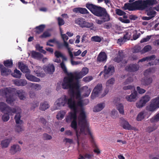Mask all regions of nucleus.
I'll list each match as a JSON object with an SVG mask.
<instances>
[{"instance_id":"obj_63","label":"nucleus","mask_w":159,"mask_h":159,"mask_svg":"<svg viewBox=\"0 0 159 159\" xmlns=\"http://www.w3.org/2000/svg\"><path fill=\"white\" fill-rule=\"evenodd\" d=\"M156 12L153 10H150L147 12V15L148 16H155Z\"/></svg>"},{"instance_id":"obj_54","label":"nucleus","mask_w":159,"mask_h":159,"mask_svg":"<svg viewBox=\"0 0 159 159\" xmlns=\"http://www.w3.org/2000/svg\"><path fill=\"white\" fill-rule=\"evenodd\" d=\"M133 81V78L131 77H129L123 83L124 85H127L129 84Z\"/></svg>"},{"instance_id":"obj_45","label":"nucleus","mask_w":159,"mask_h":159,"mask_svg":"<svg viewBox=\"0 0 159 159\" xmlns=\"http://www.w3.org/2000/svg\"><path fill=\"white\" fill-rule=\"evenodd\" d=\"M150 99V97L149 96L147 95H145L144 96L142 97L141 99L143 101L145 104H146L148 102Z\"/></svg>"},{"instance_id":"obj_44","label":"nucleus","mask_w":159,"mask_h":159,"mask_svg":"<svg viewBox=\"0 0 159 159\" xmlns=\"http://www.w3.org/2000/svg\"><path fill=\"white\" fill-rule=\"evenodd\" d=\"M51 34L48 31H44L43 34L39 36V38L41 39L46 38L51 36Z\"/></svg>"},{"instance_id":"obj_24","label":"nucleus","mask_w":159,"mask_h":159,"mask_svg":"<svg viewBox=\"0 0 159 159\" xmlns=\"http://www.w3.org/2000/svg\"><path fill=\"white\" fill-rule=\"evenodd\" d=\"M130 34L128 32H126L125 34L124 35L123 38H121L118 39L117 42L120 44L122 43L125 42L127 40L129 39L130 37Z\"/></svg>"},{"instance_id":"obj_1","label":"nucleus","mask_w":159,"mask_h":159,"mask_svg":"<svg viewBox=\"0 0 159 159\" xmlns=\"http://www.w3.org/2000/svg\"><path fill=\"white\" fill-rule=\"evenodd\" d=\"M61 67L64 72L67 75L64 77L62 83V88L64 89H69L72 93L76 95V98L80 97V92L79 90L80 85L78 81L74 82V79L78 80L83 77L80 72H75L68 73L64 62L62 61L60 64Z\"/></svg>"},{"instance_id":"obj_7","label":"nucleus","mask_w":159,"mask_h":159,"mask_svg":"<svg viewBox=\"0 0 159 159\" xmlns=\"http://www.w3.org/2000/svg\"><path fill=\"white\" fill-rule=\"evenodd\" d=\"M0 110L2 112H6L7 114L13 115V114L16 113V109L15 108H11L3 102H0Z\"/></svg>"},{"instance_id":"obj_60","label":"nucleus","mask_w":159,"mask_h":159,"mask_svg":"<svg viewBox=\"0 0 159 159\" xmlns=\"http://www.w3.org/2000/svg\"><path fill=\"white\" fill-rule=\"evenodd\" d=\"M151 37V35H148L145 38H143L140 41L141 43H143L148 41Z\"/></svg>"},{"instance_id":"obj_21","label":"nucleus","mask_w":159,"mask_h":159,"mask_svg":"<svg viewBox=\"0 0 159 159\" xmlns=\"http://www.w3.org/2000/svg\"><path fill=\"white\" fill-rule=\"evenodd\" d=\"M123 9L124 10H128L129 11H134L136 10L134 2L133 3H125L124 5Z\"/></svg>"},{"instance_id":"obj_33","label":"nucleus","mask_w":159,"mask_h":159,"mask_svg":"<svg viewBox=\"0 0 159 159\" xmlns=\"http://www.w3.org/2000/svg\"><path fill=\"white\" fill-rule=\"evenodd\" d=\"M77 115L74 114L72 112H70L69 115L67 116L66 120L67 122H68L72 120H77Z\"/></svg>"},{"instance_id":"obj_23","label":"nucleus","mask_w":159,"mask_h":159,"mask_svg":"<svg viewBox=\"0 0 159 159\" xmlns=\"http://www.w3.org/2000/svg\"><path fill=\"white\" fill-rule=\"evenodd\" d=\"M107 59V55L104 52H101L97 57V61L100 62L106 61Z\"/></svg>"},{"instance_id":"obj_43","label":"nucleus","mask_w":159,"mask_h":159,"mask_svg":"<svg viewBox=\"0 0 159 159\" xmlns=\"http://www.w3.org/2000/svg\"><path fill=\"white\" fill-rule=\"evenodd\" d=\"M35 48L36 49L40 52L43 53L45 54L46 53V52L43 49V47L41 46L39 44H37L36 45Z\"/></svg>"},{"instance_id":"obj_49","label":"nucleus","mask_w":159,"mask_h":159,"mask_svg":"<svg viewBox=\"0 0 159 159\" xmlns=\"http://www.w3.org/2000/svg\"><path fill=\"white\" fill-rule=\"evenodd\" d=\"M115 81L114 78H111L108 80L106 82V87H109L113 84Z\"/></svg>"},{"instance_id":"obj_59","label":"nucleus","mask_w":159,"mask_h":159,"mask_svg":"<svg viewBox=\"0 0 159 159\" xmlns=\"http://www.w3.org/2000/svg\"><path fill=\"white\" fill-rule=\"evenodd\" d=\"M10 114H4L2 116V120L4 122H6L8 121L10 119L9 116Z\"/></svg>"},{"instance_id":"obj_56","label":"nucleus","mask_w":159,"mask_h":159,"mask_svg":"<svg viewBox=\"0 0 159 159\" xmlns=\"http://www.w3.org/2000/svg\"><path fill=\"white\" fill-rule=\"evenodd\" d=\"M157 128V126L155 125L152 126H148L147 129V131L150 133L156 130Z\"/></svg>"},{"instance_id":"obj_46","label":"nucleus","mask_w":159,"mask_h":159,"mask_svg":"<svg viewBox=\"0 0 159 159\" xmlns=\"http://www.w3.org/2000/svg\"><path fill=\"white\" fill-rule=\"evenodd\" d=\"M155 70V69L154 68H149L147 69L144 72V75L146 77L150 73L154 72Z\"/></svg>"},{"instance_id":"obj_64","label":"nucleus","mask_w":159,"mask_h":159,"mask_svg":"<svg viewBox=\"0 0 159 159\" xmlns=\"http://www.w3.org/2000/svg\"><path fill=\"white\" fill-rule=\"evenodd\" d=\"M136 89L138 93L140 94L146 92V90L145 89L141 88L139 86L137 87Z\"/></svg>"},{"instance_id":"obj_38","label":"nucleus","mask_w":159,"mask_h":159,"mask_svg":"<svg viewBox=\"0 0 159 159\" xmlns=\"http://www.w3.org/2000/svg\"><path fill=\"white\" fill-rule=\"evenodd\" d=\"M152 81V79L151 78H145L142 79V82L143 84L145 85H148L151 84Z\"/></svg>"},{"instance_id":"obj_58","label":"nucleus","mask_w":159,"mask_h":159,"mask_svg":"<svg viewBox=\"0 0 159 159\" xmlns=\"http://www.w3.org/2000/svg\"><path fill=\"white\" fill-rule=\"evenodd\" d=\"M57 21L58 25L60 26L63 25L65 24V22L63 19L60 17L58 18Z\"/></svg>"},{"instance_id":"obj_12","label":"nucleus","mask_w":159,"mask_h":159,"mask_svg":"<svg viewBox=\"0 0 159 159\" xmlns=\"http://www.w3.org/2000/svg\"><path fill=\"white\" fill-rule=\"evenodd\" d=\"M114 72L115 68L113 66L110 65L107 67L105 66L104 70V76L106 78L107 76L112 75Z\"/></svg>"},{"instance_id":"obj_10","label":"nucleus","mask_w":159,"mask_h":159,"mask_svg":"<svg viewBox=\"0 0 159 159\" xmlns=\"http://www.w3.org/2000/svg\"><path fill=\"white\" fill-rule=\"evenodd\" d=\"M20 113H16L14 119L17 124L16 125V130L18 133L22 130V128L20 125L23 123V121L20 120Z\"/></svg>"},{"instance_id":"obj_41","label":"nucleus","mask_w":159,"mask_h":159,"mask_svg":"<svg viewBox=\"0 0 159 159\" xmlns=\"http://www.w3.org/2000/svg\"><path fill=\"white\" fill-rule=\"evenodd\" d=\"M116 108L118 110L120 113L121 114H124V106L122 104H118L116 106Z\"/></svg>"},{"instance_id":"obj_4","label":"nucleus","mask_w":159,"mask_h":159,"mask_svg":"<svg viewBox=\"0 0 159 159\" xmlns=\"http://www.w3.org/2000/svg\"><path fill=\"white\" fill-rule=\"evenodd\" d=\"M155 0H138L134 2L136 9L143 10L148 6L155 4Z\"/></svg>"},{"instance_id":"obj_57","label":"nucleus","mask_w":159,"mask_h":159,"mask_svg":"<svg viewBox=\"0 0 159 159\" xmlns=\"http://www.w3.org/2000/svg\"><path fill=\"white\" fill-rule=\"evenodd\" d=\"M144 118L143 113L141 112L139 114L136 118L137 120L139 121L141 120Z\"/></svg>"},{"instance_id":"obj_29","label":"nucleus","mask_w":159,"mask_h":159,"mask_svg":"<svg viewBox=\"0 0 159 159\" xmlns=\"http://www.w3.org/2000/svg\"><path fill=\"white\" fill-rule=\"evenodd\" d=\"M45 27V25L43 24L40 25L38 26H36L35 28V30L34 31L36 34H39L43 32Z\"/></svg>"},{"instance_id":"obj_2","label":"nucleus","mask_w":159,"mask_h":159,"mask_svg":"<svg viewBox=\"0 0 159 159\" xmlns=\"http://www.w3.org/2000/svg\"><path fill=\"white\" fill-rule=\"evenodd\" d=\"M71 93L73 95H75L76 97L75 94ZM76 99L80 100L77 102V105L81 107L80 110V113L77 118L78 123L79 126L80 127V132L85 135H89L90 136V138L92 142H93V139L92 134L91 133L89 128V124L87 119V116L86 113L84 110L83 107L85 105H86L89 102V100L87 99L85 100L86 102L84 104L83 102V100L81 99V97Z\"/></svg>"},{"instance_id":"obj_61","label":"nucleus","mask_w":159,"mask_h":159,"mask_svg":"<svg viewBox=\"0 0 159 159\" xmlns=\"http://www.w3.org/2000/svg\"><path fill=\"white\" fill-rule=\"evenodd\" d=\"M141 48L140 46H136L133 48V52L136 53L139 52L141 51Z\"/></svg>"},{"instance_id":"obj_9","label":"nucleus","mask_w":159,"mask_h":159,"mask_svg":"<svg viewBox=\"0 0 159 159\" xmlns=\"http://www.w3.org/2000/svg\"><path fill=\"white\" fill-rule=\"evenodd\" d=\"M86 7L94 15L97 16L102 7L92 3H88L86 4Z\"/></svg>"},{"instance_id":"obj_13","label":"nucleus","mask_w":159,"mask_h":159,"mask_svg":"<svg viewBox=\"0 0 159 159\" xmlns=\"http://www.w3.org/2000/svg\"><path fill=\"white\" fill-rule=\"evenodd\" d=\"M139 65L136 64H130L127 66L125 70L129 72H135L139 69Z\"/></svg>"},{"instance_id":"obj_31","label":"nucleus","mask_w":159,"mask_h":159,"mask_svg":"<svg viewBox=\"0 0 159 159\" xmlns=\"http://www.w3.org/2000/svg\"><path fill=\"white\" fill-rule=\"evenodd\" d=\"M70 126L75 131L76 136L78 138L80 135L78 134V131L77 129V120H73L71 121Z\"/></svg>"},{"instance_id":"obj_17","label":"nucleus","mask_w":159,"mask_h":159,"mask_svg":"<svg viewBox=\"0 0 159 159\" xmlns=\"http://www.w3.org/2000/svg\"><path fill=\"white\" fill-rule=\"evenodd\" d=\"M102 86L101 84H98L94 88L93 90V93L92 94L91 98H92L93 97H96L98 96V94L102 90Z\"/></svg>"},{"instance_id":"obj_19","label":"nucleus","mask_w":159,"mask_h":159,"mask_svg":"<svg viewBox=\"0 0 159 159\" xmlns=\"http://www.w3.org/2000/svg\"><path fill=\"white\" fill-rule=\"evenodd\" d=\"M137 95V92L134 91L129 95H127L125 98L129 102H134L136 100V97Z\"/></svg>"},{"instance_id":"obj_39","label":"nucleus","mask_w":159,"mask_h":159,"mask_svg":"<svg viewBox=\"0 0 159 159\" xmlns=\"http://www.w3.org/2000/svg\"><path fill=\"white\" fill-rule=\"evenodd\" d=\"M157 108H159V96L152 99L151 102Z\"/></svg>"},{"instance_id":"obj_32","label":"nucleus","mask_w":159,"mask_h":159,"mask_svg":"<svg viewBox=\"0 0 159 159\" xmlns=\"http://www.w3.org/2000/svg\"><path fill=\"white\" fill-rule=\"evenodd\" d=\"M105 107V103L103 102L98 104L93 108L94 112H98L101 111Z\"/></svg>"},{"instance_id":"obj_55","label":"nucleus","mask_w":159,"mask_h":159,"mask_svg":"<svg viewBox=\"0 0 159 159\" xmlns=\"http://www.w3.org/2000/svg\"><path fill=\"white\" fill-rule=\"evenodd\" d=\"M116 14L120 16L126 14L125 12L119 9H117L116 10Z\"/></svg>"},{"instance_id":"obj_15","label":"nucleus","mask_w":159,"mask_h":159,"mask_svg":"<svg viewBox=\"0 0 159 159\" xmlns=\"http://www.w3.org/2000/svg\"><path fill=\"white\" fill-rule=\"evenodd\" d=\"M121 124L122 127L125 129L131 130L133 129V127L129 124L128 122L124 118L120 119Z\"/></svg>"},{"instance_id":"obj_11","label":"nucleus","mask_w":159,"mask_h":159,"mask_svg":"<svg viewBox=\"0 0 159 159\" xmlns=\"http://www.w3.org/2000/svg\"><path fill=\"white\" fill-rule=\"evenodd\" d=\"M99 17H102V19L104 21H108L110 20V16L108 13L106 9L102 7L97 16Z\"/></svg>"},{"instance_id":"obj_14","label":"nucleus","mask_w":159,"mask_h":159,"mask_svg":"<svg viewBox=\"0 0 159 159\" xmlns=\"http://www.w3.org/2000/svg\"><path fill=\"white\" fill-rule=\"evenodd\" d=\"M0 70L2 76H7L10 75L11 72L10 69L6 68L2 64H0Z\"/></svg>"},{"instance_id":"obj_37","label":"nucleus","mask_w":159,"mask_h":159,"mask_svg":"<svg viewBox=\"0 0 159 159\" xmlns=\"http://www.w3.org/2000/svg\"><path fill=\"white\" fill-rule=\"evenodd\" d=\"M49 107L48 104L47 102L41 103L40 104L39 109L42 111H45Z\"/></svg>"},{"instance_id":"obj_18","label":"nucleus","mask_w":159,"mask_h":159,"mask_svg":"<svg viewBox=\"0 0 159 159\" xmlns=\"http://www.w3.org/2000/svg\"><path fill=\"white\" fill-rule=\"evenodd\" d=\"M44 71L49 74H52L55 70V67L52 64H49L43 67Z\"/></svg>"},{"instance_id":"obj_26","label":"nucleus","mask_w":159,"mask_h":159,"mask_svg":"<svg viewBox=\"0 0 159 159\" xmlns=\"http://www.w3.org/2000/svg\"><path fill=\"white\" fill-rule=\"evenodd\" d=\"M12 139V138L7 139L2 141L1 143L2 148H7Z\"/></svg>"},{"instance_id":"obj_8","label":"nucleus","mask_w":159,"mask_h":159,"mask_svg":"<svg viewBox=\"0 0 159 159\" xmlns=\"http://www.w3.org/2000/svg\"><path fill=\"white\" fill-rule=\"evenodd\" d=\"M75 23L82 28H90L92 27L93 24L86 22L85 19L82 18H79L75 20Z\"/></svg>"},{"instance_id":"obj_36","label":"nucleus","mask_w":159,"mask_h":159,"mask_svg":"<svg viewBox=\"0 0 159 159\" xmlns=\"http://www.w3.org/2000/svg\"><path fill=\"white\" fill-rule=\"evenodd\" d=\"M22 73L19 70L15 69L14 71V72L11 73V75L14 77L16 78H19L21 77Z\"/></svg>"},{"instance_id":"obj_48","label":"nucleus","mask_w":159,"mask_h":159,"mask_svg":"<svg viewBox=\"0 0 159 159\" xmlns=\"http://www.w3.org/2000/svg\"><path fill=\"white\" fill-rule=\"evenodd\" d=\"M151 49L152 47L150 45H146L143 49L142 52V53H145L151 50Z\"/></svg>"},{"instance_id":"obj_3","label":"nucleus","mask_w":159,"mask_h":159,"mask_svg":"<svg viewBox=\"0 0 159 159\" xmlns=\"http://www.w3.org/2000/svg\"><path fill=\"white\" fill-rule=\"evenodd\" d=\"M13 93H15L20 100H24L25 98V92L22 89L16 90L14 88H6L0 90V95L5 96L6 102L11 105L13 104V102L15 100Z\"/></svg>"},{"instance_id":"obj_50","label":"nucleus","mask_w":159,"mask_h":159,"mask_svg":"<svg viewBox=\"0 0 159 159\" xmlns=\"http://www.w3.org/2000/svg\"><path fill=\"white\" fill-rule=\"evenodd\" d=\"M159 121V112L154 117L150 119L151 122H154Z\"/></svg>"},{"instance_id":"obj_53","label":"nucleus","mask_w":159,"mask_h":159,"mask_svg":"<svg viewBox=\"0 0 159 159\" xmlns=\"http://www.w3.org/2000/svg\"><path fill=\"white\" fill-rule=\"evenodd\" d=\"M80 72L83 76L88 74L89 72V69L87 67L83 68Z\"/></svg>"},{"instance_id":"obj_6","label":"nucleus","mask_w":159,"mask_h":159,"mask_svg":"<svg viewBox=\"0 0 159 159\" xmlns=\"http://www.w3.org/2000/svg\"><path fill=\"white\" fill-rule=\"evenodd\" d=\"M113 61L118 63L120 62L121 67L125 66L128 63V60L125 58V55L122 50H119Z\"/></svg>"},{"instance_id":"obj_40","label":"nucleus","mask_w":159,"mask_h":159,"mask_svg":"<svg viewBox=\"0 0 159 159\" xmlns=\"http://www.w3.org/2000/svg\"><path fill=\"white\" fill-rule=\"evenodd\" d=\"M157 109V108L151 102L150 105L146 107V110L150 111H154Z\"/></svg>"},{"instance_id":"obj_28","label":"nucleus","mask_w":159,"mask_h":159,"mask_svg":"<svg viewBox=\"0 0 159 159\" xmlns=\"http://www.w3.org/2000/svg\"><path fill=\"white\" fill-rule=\"evenodd\" d=\"M73 11L76 13H80L82 14H87L89 13L86 9L81 7L75 8L73 9Z\"/></svg>"},{"instance_id":"obj_27","label":"nucleus","mask_w":159,"mask_h":159,"mask_svg":"<svg viewBox=\"0 0 159 159\" xmlns=\"http://www.w3.org/2000/svg\"><path fill=\"white\" fill-rule=\"evenodd\" d=\"M14 84L17 86H24L27 84L26 80L23 79L16 80L14 81Z\"/></svg>"},{"instance_id":"obj_47","label":"nucleus","mask_w":159,"mask_h":159,"mask_svg":"<svg viewBox=\"0 0 159 159\" xmlns=\"http://www.w3.org/2000/svg\"><path fill=\"white\" fill-rule=\"evenodd\" d=\"M91 40L92 41L100 42L101 41L102 39L101 37L98 36H95L92 37Z\"/></svg>"},{"instance_id":"obj_20","label":"nucleus","mask_w":159,"mask_h":159,"mask_svg":"<svg viewBox=\"0 0 159 159\" xmlns=\"http://www.w3.org/2000/svg\"><path fill=\"white\" fill-rule=\"evenodd\" d=\"M25 76L27 80L31 81L39 82L40 80L39 78L31 75L30 73H26Z\"/></svg>"},{"instance_id":"obj_16","label":"nucleus","mask_w":159,"mask_h":159,"mask_svg":"<svg viewBox=\"0 0 159 159\" xmlns=\"http://www.w3.org/2000/svg\"><path fill=\"white\" fill-rule=\"evenodd\" d=\"M18 66L19 68L23 73H30V70L28 68L27 65L22 63L21 62H19L18 63Z\"/></svg>"},{"instance_id":"obj_35","label":"nucleus","mask_w":159,"mask_h":159,"mask_svg":"<svg viewBox=\"0 0 159 159\" xmlns=\"http://www.w3.org/2000/svg\"><path fill=\"white\" fill-rule=\"evenodd\" d=\"M4 66L10 68L13 66V61L11 60L7 59L3 61Z\"/></svg>"},{"instance_id":"obj_34","label":"nucleus","mask_w":159,"mask_h":159,"mask_svg":"<svg viewBox=\"0 0 159 159\" xmlns=\"http://www.w3.org/2000/svg\"><path fill=\"white\" fill-rule=\"evenodd\" d=\"M155 58V55H153L147 57H143V58L139 60V61L138 63L139 62H143L145 61H150L152 60H153Z\"/></svg>"},{"instance_id":"obj_42","label":"nucleus","mask_w":159,"mask_h":159,"mask_svg":"<svg viewBox=\"0 0 159 159\" xmlns=\"http://www.w3.org/2000/svg\"><path fill=\"white\" fill-rule=\"evenodd\" d=\"M65 114V113L64 111H60L57 115L56 118L58 120H61L63 118Z\"/></svg>"},{"instance_id":"obj_5","label":"nucleus","mask_w":159,"mask_h":159,"mask_svg":"<svg viewBox=\"0 0 159 159\" xmlns=\"http://www.w3.org/2000/svg\"><path fill=\"white\" fill-rule=\"evenodd\" d=\"M73 100L72 97L68 98L66 95H63L55 102V104L56 106L55 109H59L61 107H64L66 105H68L69 106L70 105V103L69 102V101L71 100V102Z\"/></svg>"},{"instance_id":"obj_30","label":"nucleus","mask_w":159,"mask_h":159,"mask_svg":"<svg viewBox=\"0 0 159 159\" xmlns=\"http://www.w3.org/2000/svg\"><path fill=\"white\" fill-rule=\"evenodd\" d=\"M31 54L32 58L38 60L41 59L43 57V55L41 53L34 51L31 52Z\"/></svg>"},{"instance_id":"obj_25","label":"nucleus","mask_w":159,"mask_h":159,"mask_svg":"<svg viewBox=\"0 0 159 159\" xmlns=\"http://www.w3.org/2000/svg\"><path fill=\"white\" fill-rule=\"evenodd\" d=\"M69 102L70 103V105L68 107L71 109H72L73 110V112L72 113L77 115V108L75 101L73 100L71 102V100H69Z\"/></svg>"},{"instance_id":"obj_62","label":"nucleus","mask_w":159,"mask_h":159,"mask_svg":"<svg viewBox=\"0 0 159 159\" xmlns=\"http://www.w3.org/2000/svg\"><path fill=\"white\" fill-rule=\"evenodd\" d=\"M52 139V137L47 134L45 133L43 134V139L44 140H50Z\"/></svg>"},{"instance_id":"obj_52","label":"nucleus","mask_w":159,"mask_h":159,"mask_svg":"<svg viewBox=\"0 0 159 159\" xmlns=\"http://www.w3.org/2000/svg\"><path fill=\"white\" fill-rule=\"evenodd\" d=\"M93 79V77L92 76H88L84 77L83 79V80L86 83H88L92 80Z\"/></svg>"},{"instance_id":"obj_51","label":"nucleus","mask_w":159,"mask_h":159,"mask_svg":"<svg viewBox=\"0 0 159 159\" xmlns=\"http://www.w3.org/2000/svg\"><path fill=\"white\" fill-rule=\"evenodd\" d=\"M145 105V104L140 99L139 102L136 103V106L137 108H139L142 107Z\"/></svg>"},{"instance_id":"obj_22","label":"nucleus","mask_w":159,"mask_h":159,"mask_svg":"<svg viewBox=\"0 0 159 159\" xmlns=\"http://www.w3.org/2000/svg\"><path fill=\"white\" fill-rule=\"evenodd\" d=\"M21 149L19 145L18 144H14L12 146L10 149V152L11 154L14 155L18 152H20Z\"/></svg>"}]
</instances>
